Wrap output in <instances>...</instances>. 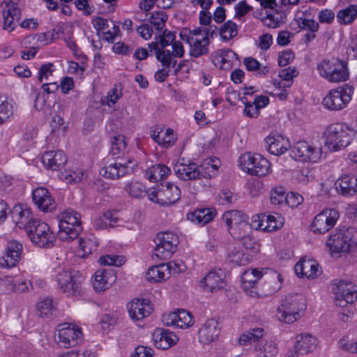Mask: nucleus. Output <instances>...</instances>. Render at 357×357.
<instances>
[{"label":"nucleus","instance_id":"42","mask_svg":"<svg viewBox=\"0 0 357 357\" xmlns=\"http://www.w3.org/2000/svg\"><path fill=\"white\" fill-rule=\"evenodd\" d=\"M298 73L294 68H287L279 72V77L282 82L275 83L279 89L289 87L292 84L293 78L298 75Z\"/></svg>","mask_w":357,"mask_h":357},{"label":"nucleus","instance_id":"29","mask_svg":"<svg viewBox=\"0 0 357 357\" xmlns=\"http://www.w3.org/2000/svg\"><path fill=\"white\" fill-rule=\"evenodd\" d=\"M42 162L47 169L59 170L66 164L67 158L62 151H50L44 153Z\"/></svg>","mask_w":357,"mask_h":357},{"label":"nucleus","instance_id":"37","mask_svg":"<svg viewBox=\"0 0 357 357\" xmlns=\"http://www.w3.org/2000/svg\"><path fill=\"white\" fill-rule=\"evenodd\" d=\"M168 267L165 264L152 266L146 273V278L151 282H159L169 278Z\"/></svg>","mask_w":357,"mask_h":357},{"label":"nucleus","instance_id":"44","mask_svg":"<svg viewBox=\"0 0 357 357\" xmlns=\"http://www.w3.org/2000/svg\"><path fill=\"white\" fill-rule=\"evenodd\" d=\"M264 222H266V227H263V231H273L282 227L284 218L278 213L274 215L264 214Z\"/></svg>","mask_w":357,"mask_h":357},{"label":"nucleus","instance_id":"45","mask_svg":"<svg viewBox=\"0 0 357 357\" xmlns=\"http://www.w3.org/2000/svg\"><path fill=\"white\" fill-rule=\"evenodd\" d=\"M68 230L60 229L59 231V238L61 241H73L76 239L79 233L82 230V227L81 223H75L73 225H68Z\"/></svg>","mask_w":357,"mask_h":357},{"label":"nucleus","instance_id":"60","mask_svg":"<svg viewBox=\"0 0 357 357\" xmlns=\"http://www.w3.org/2000/svg\"><path fill=\"white\" fill-rule=\"evenodd\" d=\"M158 41L161 48H166L170 45L172 46L174 41H176L175 33L165 30L162 34L159 36Z\"/></svg>","mask_w":357,"mask_h":357},{"label":"nucleus","instance_id":"2","mask_svg":"<svg viewBox=\"0 0 357 357\" xmlns=\"http://www.w3.org/2000/svg\"><path fill=\"white\" fill-rule=\"evenodd\" d=\"M317 70L320 77L330 83L337 84L349 79L347 63L338 58L323 59L317 63Z\"/></svg>","mask_w":357,"mask_h":357},{"label":"nucleus","instance_id":"18","mask_svg":"<svg viewBox=\"0 0 357 357\" xmlns=\"http://www.w3.org/2000/svg\"><path fill=\"white\" fill-rule=\"evenodd\" d=\"M172 50L161 48L158 60L160 61L165 68L174 67L176 64L175 57L181 58L184 55V48L181 41H174L172 44Z\"/></svg>","mask_w":357,"mask_h":357},{"label":"nucleus","instance_id":"17","mask_svg":"<svg viewBox=\"0 0 357 357\" xmlns=\"http://www.w3.org/2000/svg\"><path fill=\"white\" fill-rule=\"evenodd\" d=\"M3 9V29L9 32L14 30L18 23L21 11L19 8V0H4Z\"/></svg>","mask_w":357,"mask_h":357},{"label":"nucleus","instance_id":"40","mask_svg":"<svg viewBox=\"0 0 357 357\" xmlns=\"http://www.w3.org/2000/svg\"><path fill=\"white\" fill-rule=\"evenodd\" d=\"M223 220L226 222L228 228L231 226L241 225L243 222H248V216L239 211H230L225 212L222 215Z\"/></svg>","mask_w":357,"mask_h":357},{"label":"nucleus","instance_id":"15","mask_svg":"<svg viewBox=\"0 0 357 357\" xmlns=\"http://www.w3.org/2000/svg\"><path fill=\"white\" fill-rule=\"evenodd\" d=\"M339 213L335 208H325L317 214L312 223L314 232L324 234L333 228L339 218Z\"/></svg>","mask_w":357,"mask_h":357},{"label":"nucleus","instance_id":"13","mask_svg":"<svg viewBox=\"0 0 357 357\" xmlns=\"http://www.w3.org/2000/svg\"><path fill=\"white\" fill-rule=\"evenodd\" d=\"M291 155L295 159L305 162H317L321 156L320 148L314 147L305 141L296 142L291 148Z\"/></svg>","mask_w":357,"mask_h":357},{"label":"nucleus","instance_id":"38","mask_svg":"<svg viewBox=\"0 0 357 357\" xmlns=\"http://www.w3.org/2000/svg\"><path fill=\"white\" fill-rule=\"evenodd\" d=\"M170 169L165 165H155L151 167L146 172V177L151 182H157L165 178L170 173Z\"/></svg>","mask_w":357,"mask_h":357},{"label":"nucleus","instance_id":"64","mask_svg":"<svg viewBox=\"0 0 357 357\" xmlns=\"http://www.w3.org/2000/svg\"><path fill=\"white\" fill-rule=\"evenodd\" d=\"M131 357H153V351L149 347L138 346Z\"/></svg>","mask_w":357,"mask_h":357},{"label":"nucleus","instance_id":"20","mask_svg":"<svg viewBox=\"0 0 357 357\" xmlns=\"http://www.w3.org/2000/svg\"><path fill=\"white\" fill-rule=\"evenodd\" d=\"M153 308L150 301L146 298H137L128 305V311L132 320H142L151 313Z\"/></svg>","mask_w":357,"mask_h":357},{"label":"nucleus","instance_id":"21","mask_svg":"<svg viewBox=\"0 0 357 357\" xmlns=\"http://www.w3.org/2000/svg\"><path fill=\"white\" fill-rule=\"evenodd\" d=\"M200 286L208 292L224 289L226 286L224 273L219 271H211L200 281Z\"/></svg>","mask_w":357,"mask_h":357},{"label":"nucleus","instance_id":"46","mask_svg":"<svg viewBox=\"0 0 357 357\" xmlns=\"http://www.w3.org/2000/svg\"><path fill=\"white\" fill-rule=\"evenodd\" d=\"M126 192L131 197L135 198H141L151 190L146 191L145 186L137 181H131L126 185L124 188Z\"/></svg>","mask_w":357,"mask_h":357},{"label":"nucleus","instance_id":"26","mask_svg":"<svg viewBox=\"0 0 357 357\" xmlns=\"http://www.w3.org/2000/svg\"><path fill=\"white\" fill-rule=\"evenodd\" d=\"M116 278L112 269L98 270L93 275V289L96 292L103 291L115 282Z\"/></svg>","mask_w":357,"mask_h":357},{"label":"nucleus","instance_id":"25","mask_svg":"<svg viewBox=\"0 0 357 357\" xmlns=\"http://www.w3.org/2000/svg\"><path fill=\"white\" fill-rule=\"evenodd\" d=\"M262 275V271L255 268L248 269L242 274V287L250 296L258 297L260 296L255 288V284Z\"/></svg>","mask_w":357,"mask_h":357},{"label":"nucleus","instance_id":"5","mask_svg":"<svg viewBox=\"0 0 357 357\" xmlns=\"http://www.w3.org/2000/svg\"><path fill=\"white\" fill-rule=\"evenodd\" d=\"M357 244V230L354 228L336 229L326 241L332 255L347 253Z\"/></svg>","mask_w":357,"mask_h":357},{"label":"nucleus","instance_id":"53","mask_svg":"<svg viewBox=\"0 0 357 357\" xmlns=\"http://www.w3.org/2000/svg\"><path fill=\"white\" fill-rule=\"evenodd\" d=\"M167 15L163 11H158L152 13L150 22L158 31L162 30L165 26Z\"/></svg>","mask_w":357,"mask_h":357},{"label":"nucleus","instance_id":"59","mask_svg":"<svg viewBox=\"0 0 357 357\" xmlns=\"http://www.w3.org/2000/svg\"><path fill=\"white\" fill-rule=\"evenodd\" d=\"M55 71L54 66L51 63L43 64L38 70V79L40 82L48 80L49 77L52 75Z\"/></svg>","mask_w":357,"mask_h":357},{"label":"nucleus","instance_id":"8","mask_svg":"<svg viewBox=\"0 0 357 357\" xmlns=\"http://www.w3.org/2000/svg\"><path fill=\"white\" fill-rule=\"evenodd\" d=\"M181 197V190L177 185L167 183L157 189H153L148 192L150 201L160 206H169L177 202Z\"/></svg>","mask_w":357,"mask_h":357},{"label":"nucleus","instance_id":"3","mask_svg":"<svg viewBox=\"0 0 357 357\" xmlns=\"http://www.w3.org/2000/svg\"><path fill=\"white\" fill-rule=\"evenodd\" d=\"M177 176L184 181L199 180L202 178H211L216 176L218 166L213 160H206L199 167L195 162L177 163L174 166Z\"/></svg>","mask_w":357,"mask_h":357},{"label":"nucleus","instance_id":"36","mask_svg":"<svg viewBox=\"0 0 357 357\" xmlns=\"http://www.w3.org/2000/svg\"><path fill=\"white\" fill-rule=\"evenodd\" d=\"M59 227L60 229L68 230V225L75 223H81V215L73 209H66L59 214Z\"/></svg>","mask_w":357,"mask_h":357},{"label":"nucleus","instance_id":"24","mask_svg":"<svg viewBox=\"0 0 357 357\" xmlns=\"http://www.w3.org/2000/svg\"><path fill=\"white\" fill-rule=\"evenodd\" d=\"M337 192L344 197H351L357 192V176L353 174L342 175L335 183Z\"/></svg>","mask_w":357,"mask_h":357},{"label":"nucleus","instance_id":"55","mask_svg":"<svg viewBox=\"0 0 357 357\" xmlns=\"http://www.w3.org/2000/svg\"><path fill=\"white\" fill-rule=\"evenodd\" d=\"M160 134L161 135L159 145L165 148H169L174 144L176 138L173 130L167 128L165 130V131L161 130Z\"/></svg>","mask_w":357,"mask_h":357},{"label":"nucleus","instance_id":"48","mask_svg":"<svg viewBox=\"0 0 357 357\" xmlns=\"http://www.w3.org/2000/svg\"><path fill=\"white\" fill-rule=\"evenodd\" d=\"M228 256L230 261L238 266H244L250 261L249 255L238 248L230 250Z\"/></svg>","mask_w":357,"mask_h":357},{"label":"nucleus","instance_id":"34","mask_svg":"<svg viewBox=\"0 0 357 357\" xmlns=\"http://www.w3.org/2000/svg\"><path fill=\"white\" fill-rule=\"evenodd\" d=\"M215 211L212 208H197L188 215V218L197 225H204L211 222L215 217Z\"/></svg>","mask_w":357,"mask_h":357},{"label":"nucleus","instance_id":"49","mask_svg":"<svg viewBox=\"0 0 357 357\" xmlns=\"http://www.w3.org/2000/svg\"><path fill=\"white\" fill-rule=\"evenodd\" d=\"M86 176V173L81 169L67 170L61 174V178L66 183L80 182Z\"/></svg>","mask_w":357,"mask_h":357},{"label":"nucleus","instance_id":"27","mask_svg":"<svg viewBox=\"0 0 357 357\" xmlns=\"http://www.w3.org/2000/svg\"><path fill=\"white\" fill-rule=\"evenodd\" d=\"M154 344L158 349H167L175 344L178 341L177 336L169 330L158 328L152 334Z\"/></svg>","mask_w":357,"mask_h":357},{"label":"nucleus","instance_id":"7","mask_svg":"<svg viewBox=\"0 0 357 357\" xmlns=\"http://www.w3.org/2000/svg\"><path fill=\"white\" fill-rule=\"evenodd\" d=\"M238 162L241 169L252 176H265L271 170L268 160L258 153H245L240 156Z\"/></svg>","mask_w":357,"mask_h":357},{"label":"nucleus","instance_id":"50","mask_svg":"<svg viewBox=\"0 0 357 357\" xmlns=\"http://www.w3.org/2000/svg\"><path fill=\"white\" fill-rule=\"evenodd\" d=\"M78 243L79 250L82 252V255H80L82 257L91 254L98 245L96 239L91 238H79Z\"/></svg>","mask_w":357,"mask_h":357},{"label":"nucleus","instance_id":"62","mask_svg":"<svg viewBox=\"0 0 357 357\" xmlns=\"http://www.w3.org/2000/svg\"><path fill=\"white\" fill-rule=\"evenodd\" d=\"M98 261L101 265L119 266L125 262V260L121 257L106 255L100 257Z\"/></svg>","mask_w":357,"mask_h":357},{"label":"nucleus","instance_id":"19","mask_svg":"<svg viewBox=\"0 0 357 357\" xmlns=\"http://www.w3.org/2000/svg\"><path fill=\"white\" fill-rule=\"evenodd\" d=\"M34 204L43 212H52L56 208V203L47 189L40 187L32 192Z\"/></svg>","mask_w":357,"mask_h":357},{"label":"nucleus","instance_id":"39","mask_svg":"<svg viewBox=\"0 0 357 357\" xmlns=\"http://www.w3.org/2000/svg\"><path fill=\"white\" fill-rule=\"evenodd\" d=\"M255 349L258 357H275L278 354L276 344L272 341H262Z\"/></svg>","mask_w":357,"mask_h":357},{"label":"nucleus","instance_id":"61","mask_svg":"<svg viewBox=\"0 0 357 357\" xmlns=\"http://www.w3.org/2000/svg\"><path fill=\"white\" fill-rule=\"evenodd\" d=\"M270 199L272 204L278 205L287 201V195H285L284 189L280 187L271 191Z\"/></svg>","mask_w":357,"mask_h":357},{"label":"nucleus","instance_id":"4","mask_svg":"<svg viewBox=\"0 0 357 357\" xmlns=\"http://www.w3.org/2000/svg\"><path fill=\"white\" fill-rule=\"evenodd\" d=\"M305 307V298L302 294H289L278 307V319L287 324L294 323L301 318Z\"/></svg>","mask_w":357,"mask_h":357},{"label":"nucleus","instance_id":"6","mask_svg":"<svg viewBox=\"0 0 357 357\" xmlns=\"http://www.w3.org/2000/svg\"><path fill=\"white\" fill-rule=\"evenodd\" d=\"M354 89L348 84L331 89L323 98L322 105L328 110L340 111L352 98Z\"/></svg>","mask_w":357,"mask_h":357},{"label":"nucleus","instance_id":"35","mask_svg":"<svg viewBox=\"0 0 357 357\" xmlns=\"http://www.w3.org/2000/svg\"><path fill=\"white\" fill-rule=\"evenodd\" d=\"M230 234L234 237V238L238 240H243L245 241L244 245L246 249L251 248V246L249 245H246V241H252V238L250 236L251 229L250 225L248 222H243L241 225L231 226L228 228Z\"/></svg>","mask_w":357,"mask_h":357},{"label":"nucleus","instance_id":"16","mask_svg":"<svg viewBox=\"0 0 357 357\" xmlns=\"http://www.w3.org/2000/svg\"><path fill=\"white\" fill-rule=\"evenodd\" d=\"M136 166V161L132 159L127 162L116 161L102 168L100 173L106 178L116 179L132 172Z\"/></svg>","mask_w":357,"mask_h":357},{"label":"nucleus","instance_id":"31","mask_svg":"<svg viewBox=\"0 0 357 357\" xmlns=\"http://www.w3.org/2000/svg\"><path fill=\"white\" fill-rule=\"evenodd\" d=\"M295 272L300 277L314 278L320 273V270L314 260L303 259L295 265Z\"/></svg>","mask_w":357,"mask_h":357},{"label":"nucleus","instance_id":"1","mask_svg":"<svg viewBox=\"0 0 357 357\" xmlns=\"http://www.w3.org/2000/svg\"><path fill=\"white\" fill-rule=\"evenodd\" d=\"M354 135V130L347 124L331 123L326 128L323 133L324 145L331 151L342 150L351 143Z\"/></svg>","mask_w":357,"mask_h":357},{"label":"nucleus","instance_id":"56","mask_svg":"<svg viewBox=\"0 0 357 357\" xmlns=\"http://www.w3.org/2000/svg\"><path fill=\"white\" fill-rule=\"evenodd\" d=\"M37 308L40 312V316H48L54 310L53 300L52 298H45L37 304Z\"/></svg>","mask_w":357,"mask_h":357},{"label":"nucleus","instance_id":"11","mask_svg":"<svg viewBox=\"0 0 357 357\" xmlns=\"http://www.w3.org/2000/svg\"><path fill=\"white\" fill-rule=\"evenodd\" d=\"M56 281L57 289L68 297H77L82 293V281L68 269L59 272Z\"/></svg>","mask_w":357,"mask_h":357},{"label":"nucleus","instance_id":"54","mask_svg":"<svg viewBox=\"0 0 357 357\" xmlns=\"http://www.w3.org/2000/svg\"><path fill=\"white\" fill-rule=\"evenodd\" d=\"M127 146V140L125 136L119 135L114 136L112 140L111 152L112 155H118L126 150Z\"/></svg>","mask_w":357,"mask_h":357},{"label":"nucleus","instance_id":"12","mask_svg":"<svg viewBox=\"0 0 357 357\" xmlns=\"http://www.w3.org/2000/svg\"><path fill=\"white\" fill-rule=\"evenodd\" d=\"M332 290L335 295L336 305L343 307L356 300L357 287L352 282L344 280L335 282Z\"/></svg>","mask_w":357,"mask_h":357},{"label":"nucleus","instance_id":"22","mask_svg":"<svg viewBox=\"0 0 357 357\" xmlns=\"http://www.w3.org/2000/svg\"><path fill=\"white\" fill-rule=\"evenodd\" d=\"M220 332L218 322L213 319H208L198 331L199 341L203 344H208L218 339Z\"/></svg>","mask_w":357,"mask_h":357},{"label":"nucleus","instance_id":"23","mask_svg":"<svg viewBox=\"0 0 357 357\" xmlns=\"http://www.w3.org/2000/svg\"><path fill=\"white\" fill-rule=\"evenodd\" d=\"M22 245L16 241L8 243L6 253L0 259V266L4 268H10L16 266L21 258Z\"/></svg>","mask_w":357,"mask_h":357},{"label":"nucleus","instance_id":"43","mask_svg":"<svg viewBox=\"0 0 357 357\" xmlns=\"http://www.w3.org/2000/svg\"><path fill=\"white\" fill-rule=\"evenodd\" d=\"M16 104L13 99L7 98L0 103V123L8 120L14 114Z\"/></svg>","mask_w":357,"mask_h":357},{"label":"nucleus","instance_id":"32","mask_svg":"<svg viewBox=\"0 0 357 357\" xmlns=\"http://www.w3.org/2000/svg\"><path fill=\"white\" fill-rule=\"evenodd\" d=\"M266 149L273 155H280L287 151L288 140L281 135H269L265 139Z\"/></svg>","mask_w":357,"mask_h":357},{"label":"nucleus","instance_id":"30","mask_svg":"<svg viewBox=\"0 0 357 357\" xmlns=\"http://www.w3.org/2000/svg\"><path fill=\"white\" fill-rule=\"evenodd\" d=\"M295 349L301 355L313 352L318 344L317 339L309 333H302L296 336Z\"/></svg>","mask_w":357,"mask_h":357},{"label":"nucleus","instance_id":"14","mask_svg":"<svg viewBox=\"0 0 357 357\" xmlns=\"http://www.w3.org/2000/svg\"><path fill=\"white\" fill-rule=\"evenodd\" d=\"M58 342L63 347H75L82 338L81 328L68 323L58 326Z\"/></svg>","mask_w":357,"mask_h":357},{"label":"nucleus","instance_id":"33","mask_svg":"<svg viewBox=\"0 0 357 357\" xmlns=\"http://www.w3.org/2000/svg\"><path fill=\"white\" fill-rule=\"evenodd\" d=\"M187 43L190 46V54L193 57H199L207 54L209 52V40L206 36L200 38H187Z\"/></svg>","mask_w":357,"mask_h":357},{"label":"nucleus","instance_id":"9","mask_svg":"<svg viewBox=\"0 0 357 357\" xmlns=\"http://www.w3.org/2000/svg\"><path fill=\"white\" fill-rule=\"evenodd\" d=\"M26 232L32 243L40 248L50 247L55 241L49 225L38 219L31 226H29Z\"/></svg>","mask_w":357,"mask_h":357},{"label":"nucleus","instance_id":"51","mask_svg":"<svg viewBox=\"0 0 357 357\" xmlns=\"http://www.w3.org/2000/svg\"><path fill=\"white\" fill-rule=\"evenodd\" d=\"M219 31L223 40H229L238 33L236 24L230 20L222 25Z\"/></svg>","mask_w":357,"mask_h":357},{"label":"nucleus","instance_id":"10","mask_svg":"<svg viewBox=\"0 0 357 357\" xmlns=\"http://www.w3.org/2000/svg\"><path fill=\"white\" fill-rule=\"evenodd\" d=\"M155 256L162 260L170 258L177 250L178 236L171 232H160L155 238Z\"/></svg>","mask_w":357,"mask_h":357},{"label":"nucleus","instance_id":"57","mask_svg":"<svg viewBox=\"0 0 357 357\" xmlns=\"http://www.w3.org/2000/svg\"><path fill=\"white\" fill-rule=\"evenodd\" d=\"M294 177L303 185L307 184L314 178L312 172L307 168H302L295 172Z\"/></svg>","mask_w":357,"mask_h":357},{"label":"nucleus","instance_id":"52","mask_svg":"<svg viewBox=\"0 0 357 357\" xmlns=\"http://www.w3.org/2000/svg\"><path fill=\"white\" fill-rule=\"evenodd\" d=\"M192 324V316L189 312L185 310H179L177 311L176 327L180 328H186Z\"/></svg>","mask_w":357,"mask_h":357},{"label":"nucleus","instance_id":"47","mask_svg":"<svg viewBox=\"0 0 357 357\" xmlns=\"http://www.w3.org/2000/svg\"><path fill=\"white\" fill-rule=\"evenodd\" d=\"M264 335V329L262 328H255L242 334L238 340L240 344H247L252 342L258 341Z\"/></svg>","mask_w":357,"mask_h":357},{"label":"nucleus","instance_id":"41","mask_svg":"<svg viewBox=\"0 0 357 357\" xmlns=\"http://www.w3.org/2000/svg\"><path fill=\"white\" fill-rule=\"evenodd\" d=\"M357 17V6L350 5L347 8L340 10L337 15V20L342 24H349Z\"/></svg>","mask_w":357,"mask_h":357},{"label":"nucleus","instance_id":"58","mask_svg":"<svg viewBox=\"0 0 357 357\" xmlns=\"http://www.w3.org/2000/svg\"><path fill=\"white\" fill-rule=\"evenodd\" d=\"M298 26L301 29L309 30L312 32H317L319 25L318 22L312 19L300 17L298 20Z\"/></svg>","mask_w":357,"mask_h":357},{"label":"nucleus","instance_id":"28","mask_svg":"<svg viewBox=\"0 0 357 357\" xmlns=\"http://www.w3.org/2000/svg\"><path fill=\"white\" fill-rule=\"evenodd\" d=\"M12 219L20 228L27 231L29 226H31L38 219L35 218L30 208H23L22 206H15L12 210Z\"/></svg>","mask_w":357,"mask_h":357},{"label":"nucleus","instance_id":"63","mask_svg":"<svg viewBox=\"0 0 357 357\" xmlns=\"http://www.w3.org/2000/svg\"><path fill=\"white\" fill-rule=\"evenodd\" d=\"M168 267L169 276L178 274L185 269V266L182 261H172L165 264Z\"/></svg>","mask_w":357,"mask_h":357}]
</instances>
